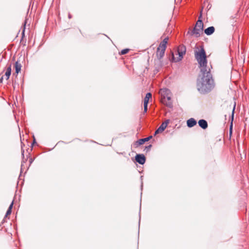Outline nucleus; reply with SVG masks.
<instances>
[{"label":"nucleus","instance_id":"f257e3e1","mask_svg":"<svg viewBox=\"0 0 249 249\" xmlns=\"http://www.w3.org/2000/svg\"><path fill=\"white\" fill-rule=\"evenodd\" d=\"M214 81L211 71L201 72L197 81V89L202 94L210 92L214 88Z\"/></svg>","mask_w":249,"mask_h":249},{"label":"nucleus","instance_id":"f03ea898","mask_svg":"<svg viewBox=\"0 0 249 249\" xmlns=\"http://www.w3.org/2000/svg\"><path fill=\"white\" fill-rule=\"evenodd\" d=\"M195 58L200 68L201 72L211 71L210 68L207 65V56L205 51L203 48H201L198 51H196Z\"/></svg>","mask_w":249,"mask_h":249},{"label":"nucleus","instance_id":"7ed1b4c3","mask_svg":"<svg viewBox=\"0 0 249 249\" xmlns=\"http://www.w3.org/2000/svg\"><path fill=\"white\" fill-rule=\"evenodd\" d=\"M201 17V15L200 16L194 29L191 32L188 31L187 34H190L191 36H195L196 37H198L200 36L203 30V23L202 20L200 19Z\"/></svg>","mask_w":249,"mask_h":249},{"label":"nucleus","instance_id":"20e7f679","mask_svg":"<svg viewBox=\"0 0 249 249\" xmlns=\"http://www.w3.org/2000/svg\"><path fill=\"white\" fill-rule=\"evenodd\" d=\"M201 17V15L200 16L194 29L191 32L188 31L187 34H190L191 36H195L196 37H198L200 36L203 30V23L202 20L200 19Z\"/></svg>","mask_w":249,"mask_h":249},{"label":"nucleus","instance_id":"39448f33","mask_svg":"<svg viewBox=\"0 0 249 249\" xmlns=\"http://www.w3.org/2000/svg\"><path fill=\"white\" fill-rule=\"evenodd\" d=\"M169 120H166L165 122H163L159 127V128L155 131L154 133V136L163 131L166 128L168 124L169 123Z\"/></svg>","mask_w":249,"mask_h":249},{"label":"nucleus","instance_id":"423d86ee","mask_svg":"<svg viewBox=\"0 0 249 249\" xmlns=\"http://www.w3.org/2000/svg\"><path fill=\"white\" fill-rule=\"evenodd\" d=\"M186 47L183 45H179L178 48V61L181 60L183 58V56L186 53Z\"/></svg>","mask_w":249,"mask_h":249},{"label":"nucleus","instance_id":"0eeeda50","mask_svg":"<svg viewBox=\"0 0 249 249\" xmlns=\"http://www.w3.org/2000/svg\"><path fill=\"white\" fill-rule=\"evenodd\" d=\"M135 160L139 164L143 165L146 160V158L143 154H137L135 156Z\"/></svg>","mask_w":249,"mask_h":249},{"label":"nucleus","instance_id":"6e6552de","mask_svg":"<svg viewBox=\"0 0 249 249\" xmlns=\"http://www.w3.org/2000/svg\"><path fill=\"white\" fill-rule=\"evenodd\" d=\"M152 138V136H149L148 137L139 139L135 143L136 146L137 147L140 145L143 144L145 142H148Z\"/></svg>","mask_w":249,"mask_h":249},{"label":"nucleus","instance_id":"1a4fd4ad","mask_svg":"<svg viewBox=\"0 0 249 249\" xmlns=\"http://www.w3.org/2000/svg\"><path fill=\"white\" fill-rule=\"evenodd\" d=\"M166 49L158 47L157 51V56L158 59L160 60L161 59L164 55L165 51Z\"/></svg>","mask_w":249,"mask_h":249},{"label":"nucleus","instance_id":"9d476101","mask_svg":"<svg viewBox=\"0 0 249 249\" xmlns=\"http://www.w3.org/2000/svg\"><path fill=\"white\" fill-rule=\"evenodd\" d=\"M198 124L199 126L203 129H205L208 127V123L205 120H199L198 122Z\"/></svg>","mask_w":249,"mask_h":249},{"label":"nucleus","instance_id":"9b49d317","mask_svg":"<svg viewBox=\"0 0 249 249\" xmlns=\"http://www.w3.org/2000/svg\"><path fill=\"white\" fill-rule=\"evenodd\" d=\"M215 31V28L213 26H210L204 30V33L207 36L212 35Z\"/></svg>","mask_w":249,"mask_h":249},{"label":"nucleus","instance_id":"f8f14e48","mask_svg":"<svg viewBox=\"0 0 249 249\" xmlns=\"http://www.w3.org/2000/svg\"><path fill=\"white\" fill-rule=\"evenodd\" d=\"M196 121L193 118L189 119L187 121V125L189 127H192L194 126L196 124Z\"/></svg>","mask_w":249,"mask_h":249},{"label":"nucleus","instance_id":"ddd939ff","mask_svg":"<svg viewBox=\"0 0 249 249\" xmlns=\"http://www.w3.org/2000/svg\"><path fill=\"white\" fill-rule=\"evenodd\" d=\"M160 92L161 93V96L163 97L164 99L166 98V96H168L170 93V91L168 89L165 88L160 89Z\"/></svg>","mask_w":249,"mask_h":249},{"label":"nucleus","instance_id":"4468645a","mask_svg":"<svg viewBox=\"0 0 249 249\" xmlns=\"http://www.w3.org/2000/svg\"><path fill=\"white\" fill-rule=\"evenodd\" d=\"M15 72L18 74L21 71V65L18 61L15 64Z\"/></svg>","mask_w":249,"mask_h":249},{"label":"nucleus","instance_id":"2eb2a0df","mask_svg":"<svg viewBox=\"0 0 249 249\" xmlns=\"http://www.w3.org/2000/svg\"><path fill=\"white\" fill-rule=\"evenodd\" d=\"M11 74V65H10L6 69V71L5 73V76H6V79L8 80Z\"/></svg>","mask_w":249,"mask_h":249},{"label":"nucleus","instance_id":"dca6fc26","mask_svg":"<svg viewBox=\"0 0 249 249\" xmlns=\"http://www.w3.org/2000/svg\"><path fill=\"white\" fill-rule=\"evenodd\" d=\"M168 40V37H165L163 41L160 43L159 47H160L161 48H163L164 49H166V44L167 43V41Z\"/></svg>","mask_w":249,"mask_h":249},{"label":"nucleus","instance_id":"f3484780","mask_svg":"<svg viewBox=\"0 0 249 249\" xmlns=\"http://www.w3.org/2000/svg\"><path fill=\"white\" fill-rule=\"evenodd\" d=\"M152 97V94L150 92L147 93L146 96L144 99V103L143 104H148L149 102V99Z\"/></svg>","mask_w":249,"mask_h":249},{"label":"nucleus","instance_id":"a211bd4d","mask_svg":"<svg viewBox=\"0 0 249 249\" xmlns=\"http://www.w3.org/2000/svg\"><path fill=\"white\" fill-rule=\"evenodd\" d=\"M13 202H12L10 206H9V208L6 212V213L5 215V217H6L8 215H10L11 213L12 212V209L13 208Z\"/></svg>","mask_w":249,"mask_h":249},{"label":"nucleus","instance_id":"6ab92c4d","mask_svg":"<svg viewBox=\"0 0 249 249\" xmlns=\"http://www.w3.org/2000/svg\"><path fill=\"white\" fill-rule=\"evenodd\" d=\"M129 50V49H123L121 51L120 54L121 55L125 54L128 52Z\"/></svg>","mask_w":249,"mask_h":249},{"label":"nucleus","instance_id":"aec40b11","mask_svg":"<svg viewBox=\"0 0 249 249\" xmlns=\"http://www.w3.org/2000/svg\"><path fill=\"white\" fill-rule=\"evenodd\" d=\"M151 147H152V145L151 144H150V145H148L147 146H145V149H144V151H145L146 152H149L150 150Z\"/></svg>","mask_w":249,"mask_h":249},{"label":"nucleus","instance_id":"412c9836","mask_svg":"<svg viewBox=\"0 0 249 249\" xmlns=\"http://www.w3.org/2000/svg\"><path fill=\"white\" fill-rule=\"evenodd\" d=\"M147 106H148V104H143L144 112H147Z\"/></svg>","mask_w":249,"mask_h":249},{"label":"nucleus","instance_id":"4be33fe9","mask_svg":"<svg viewBox=\"0 0 249 249\" xmlns=\"http://www.w3.org/2000/svg\"><path fill=\"white\" fill-rule=\"evenodd\" d=\"M166 106L167 107H172V104L171 102L168 101V103H166Z\"/></svg>","mask_w":249,"mask_h":249},{"label":"nucleus","instance_id":"5701e85b","mask_svg":"<svg viewBox=\"0 0 249 249\" xmlns=\"http://www.w3.org/2000/svg\"><path fill=\"white\" fill-rule=\"evenodd\" d=\"M26 23V21H25L24 23V27H25ZM24 32H25V27H24V29H23L22 32V36H24Z\"/></svg>","mask_w":249,"mask_h":249},{"label":"nucleus","instance_id":"b1692460","mask_svg":"<svg viewBox=\"0 0 249 249\" xmlns=\"http://www.w3.org/2000/svg\"><path fill=\"white\" fill-rule=\"evenodd\" d=\"M232 123H231V124L230 125V135L231 134V133H232Z\"/></svg>","mask_w":249,"mask_h":249},{"label":"nucleus","instance_id":"393cba45","mask_svg":"<svg viewBox=\"0 0 249 249\" xmlns=\"http://www.w3.org/2000/svg\"><path fill=\"white\" fill-rule=\"evenodd\" d=\"M166 98H167V100L169 102H171L170 100H171V97L170 96V94L168 96H166Z\"/></svg>","mask_w":249,"mask_h":249},{"label":"nucleus","instance_id":"a878e982","mask_svg":"<svg viewBox=\"0 0 249 249\" xmlns=\"http://www.w3.org/2000/svg\"><path fill=\"white\" fill-rule=\"evenodd\" d=\"M3 80V76H2L0 78V83H2Z\"/></svg>","mask_w":249,"mask_h":249},{"label":"nucleus","instance_id":"bb28decb","mask_svg":"<svg viewBox=\"0 0 249 249\" xmlns=\"http://www.w3.org/2000/svg\"><path fill=\"white\" fill-rule=\"evenodd\" d=\"M5 218H6V217H4V218L3 219L2 222H1V224H3V223H4L5 222Z\"/></svg>","mask_w":249,"mask_h":249},{"label":"nucleus","instance_id":"cd10ccee","mask_svg":"<svg viewBox=\"0 0 249 249\" xmlns=\"http://www.w3.org/2000/svg\"><path fill=\"white\" fill-rule=\"evenodd\" d=\"M234 107H234V108L233 109V110H232V118L233 119V113H234Z\"/></svg>","mask_w":249,"mask_h":249},{"label":"nucleus","instance_id":"c85d7f7f","mask_svg":"<svg viewBox=\"0 0 249 249\" xmlns=\"http://www.w3.org/2000/svg\"><path fill=\"white\" fill-rule=\"evenodd\" d=\"M68 17H69V18H71V15L70 14H69V16H68Z\"/></svg>","mask_w":249,"mask_h":249},{"label":"nucleus","instance_id":"c756f323","mask_svg":"<svg viewBox=\"0 0 249 249\" xmlns=\"http://www.w3.org/2000/svg\"><path fill=\"white\" fill-rule=\"evenodd\" d=\"M33 160H32V159L30 160V164H31V163H32V162H33Z\"/></svg>","mask_w":249,"mask_h":249},{"label":"nucleus","instance_id":"7c9ffc66","mask_svg":"<svg viewBox=\"0 0 249 249\" xmlns=\"http://www.w3.org/2000/svg\"><path fill=\"white\" fill-rule=\"evenodd\" d=\"M142 186H143V182L142 181V183H141V189H142Z\"/></svg>","mask_w":249,"mask_h":249},{"label":"nucleus","instance_id":"2f4dec72","mask_svg":"<svg viewBox=\"0 0 249 249\" xmlns=\"http://www.w3.org/2000/svg\"><path fill=\"white\" fill-rule=\"evenodd\" d=\"M34 143H36V140L35 139H34V142H33V143L32 144H33Z\"/></svg>","mask_w":249,"mask_h":249},{"label":"nucleus","instance_id":"473e14b6","mask_svg":"<svg viewBox=\"0 0 249 249\" xmlns=\"http://www.w3.org/2000/svg\"><path fill=\"white\" fill-rule=\"evenodd\" d=\"M22 155L24 156V151L23 150L22 152Z\"/></svg>","mask_w":249,"mask_h":249},{"label":"nucleus","instance_id":"72a5a7b5","mask_svg":"<svg viewBox=\"0 0 249 249\" xmlns=\"http://www.w3.org/2000/svg\"><path fill=\"white\" fill-rule=\"evenodd\" d=\"M142 177H143V176H141V179H142Z\"/></svg>","mask_w":249,"mask_h":249},{"label":"nucleus","instance_id":"f704fd0d","mask_svg":"<svg viewBox=\"0 0 249 249\" xmlns=\"http://www.w3.org/2000/svg\"><path fill=\"white\" fill-rule=\"evenodd\" d=\"M139 223H140V219L139 220Z\"/></svg>","mask_w":249,"mask_h":249}]
</instances>
